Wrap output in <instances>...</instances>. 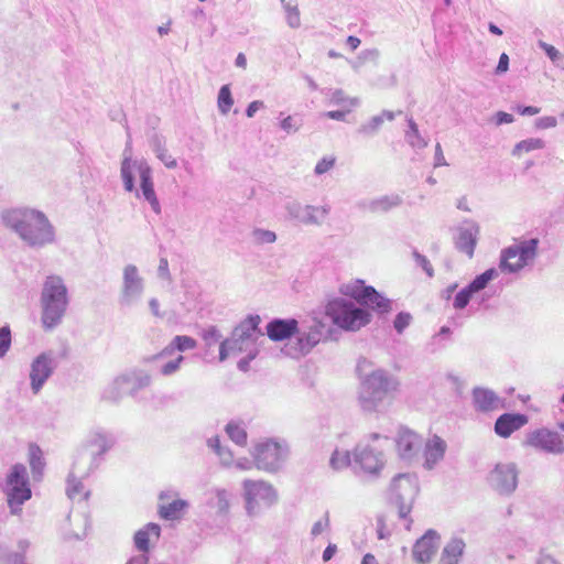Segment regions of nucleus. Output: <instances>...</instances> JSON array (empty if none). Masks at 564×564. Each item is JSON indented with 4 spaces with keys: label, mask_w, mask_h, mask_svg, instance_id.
Here are the masks:
<instances>
[{
    "label": "nucleus",
    "mask_w": 564,
    "mask_h": 564,
    "mask_svg": "<svg viewBox=\"0 0 564 564\" xmlns=\"http://www.w3.org/2000/svg\"><path fill=\"white\" fill-rule=\"evenodd\" d=\"M544 142L541 139H528L519 142L513 150L514 155H521L533 150L542 149Z\"/></svg>",
    "instance_id": "obj_32"
},
{
    "label": "nucleus",
    "mask_w": 564,
    "mask_h": 564,
    "mask_svg": "<svg viewBox=\"0 0 564 564\" xmlns=\"http://www.w3.org/2000/svg\"><path fill=\"white\" fill-rule=\"evenodd\" d=\"M465 544L462 540L454 539L447 543L442 553L440 564H458L464 553Z\"/></svg>",
    "instance_id": "obj_24"
},
{
    "label": "nucleus",
    "mask_w": 564,
    "mask_h": 564,
    "mask_svg": "<svg viewBox=\"0 0 564 564\" xmlns=\"http://www.w3.org/2000/svg\"><path fill=\"white\" fill-rule=\"evenodd\" d=\"M361 564H378L375 555L368 553L362 557Z\"/></svg>",
    "instance_id": "obj_61"
},
{
    "label": "nucleus",
    "mask_w": 564,
    "mask_h": 564,
    "mask_svg": "<svg viewBox=\"0 0 564 564\" xmlns=\"http://www.w3.org/2000/svg\"><path fill=\"white\" fill-rule=\"evenodd\" d=\"M474 293L475 292L469 286L459 291L455 296L454 307L458 310L464 308L469 303V300Z\"/></svg>",
    "instance_id": "obj_38"
},
{
    "label": "nucleus",
    "mask_w": 564,
    "mask_h": 564,
    "mask_svg": "<svg viewBox=\"0 0 564 564\" xmlns=\"http://www.w3.org/2000/svg\"><path fill=\"white\" fill-rule=\"evenodd\" d=\"M513 122V116L508 113V112H503V111H499L497 113V123L498 124H502V123H511Z\"/></svg>",
    "instance_id": "obj_52"
},
{
    "label": "nucleus",
    "mask_w": 564,
    "mask_h": 564,
    "mask_svg": "<svg viewBox=\"0 0 564 564\" xmlns=\"http://www.w3.org/2000/svg\"><path fill=\"white\" fill-rule=\"evenodd\" d=\"M234 105V99L228 85H224L218 94V108L221 113L226 115L229 112Z\"/></svg>",
    "instance_id": "obj_31"
},
{
    "label": "nucleus",
    "mask_w": 564,
    "mask_h": 564,
    "mask_svg": "<svg viewBox=\"0 0 564 564\" xmlns=\"http://www.w3.org/2000/svg\"><path fill=\"white\" fill-rule=\"evenodd\" d=\"M236 65L240 68H246L247 66V58L245 56V54L242 53H239L237 58H236Z\"/></svg>",
    "instance_id": "obj_60"
},
{
    "label": "nucleus",
    "mask_w": 564,
    "mask_h": 564,
    "mask_svg": "<svg viewBox=\"0 0 564 564\" xmlns=\"http://www.w3.org/2000/svg\"><path fill=\"white\" fill-rule=\"evenodd\" d=\"M540 110L541 109L539 107H533V106H527V107L519 106L517 108L518 113L521 116H534V115H538L540 112Z\"/></svg>",
    "instance_id": "obj_48"
},
{
    "label": "nucleus",
    "mask_w": 564,
    "mask_h": 564,
    "mask_svg": "<svg viewBox=\"0 0 564 564\" xmlns=\"http://www.w3.org/2000/svg\"><path fill=\"white\" fill-rule=\"evenodd\" d=\"M529 422L525 414L521 413H503L495 423V432L500 437L507 438L513 432L520 430Z\"/></svg>",
    "instance_id": "obj_16"
},
{
    "label": "nucleus",
    "mask_w": 564,
    "mask_h": 564,
    "mask_svg": "<svg viewBox=\"0 0 564 564\" xmlns=\"http://www.w3.org/2000/svg\"><path fill=\"white\" fill-rule=\"evenodd\" d=\"M489 31L496 35L502 34V31L497 25H495L492 23L489 24Z\"/></svg>",
    "instance_id": "obj_63"
},
{
    "label": "nucleus",
    "mask_w": 564,
    "mask_h": 564,
    "mask_svg": "<svg viewBox=\"0 0 564 564\" xmlns=\"http://www.w3.org/2000/svg\"><path fill=\"white\" fill-rule=\"evenodd\" d=\"M260 317L248 316L241 324L235 328L232 337L221 343L219 349V359L223 361L230 355L246 350L245 347L253 334L257 332Z\"/></svg>",
    "instance_id": "obj_7"
},
{
    "label": "nucleus",
    "mask_w": 564,
    "mask_h": 564,
    "mask_svg": "<svg viewBox=\"0 0 564 564\" xmlns=\"http://www.w3.org/2000/svg\"><path fill=\"white\" fill-rule=\"evenodd\" d=\"M370 286L365 285L362 280H354L348 283H345L340 286L339 291L343 295L351 297L356 300L358 303H361L366 300L367 292Z\"/></svg>",
    "instance_id": "obj_25"
},
{
    "label": "nucleus",
    "mask_w": 564,
    "mask_h": 564,
    "mask_svg": "<svg viewBox=\"0 0 564 564\" xmlns=\"http://www.w3.org/2000/svg\"><path fill=\"white\" fill-rule=\"evenodd\" d=\"M335 552H336V546L328 545L323 552V560L325 562L329 561L334 556Z\"/></svg>",
    "instance_id": "obj_55"
},
{
    "label": "nucleus",
    "mask_w": 564,
    "mask_h": 564,
    "mask_svg": "<svg viewBox=\"0 0 564 564\" xmlns=\"http://www.w3.org/2000/svg\"><path fill=\"white\" fill-rule=\"evenodd\" d=\"M495 270L490 269L478 275L468 286L476 293L486 288L488 282L494 278Z\"/></svg>",
    "instance_id": "obj_36"
},
{
    "label": "nucleus",
    "mask_w": 564,
    "mask_h": 564,
    "mask_svg": "<svg viewBox=\"0 0 564 564\" xmlns=\"http://www.w3.org/2000/svg\"><path fill=\"white\" fill-rule=\"evenodd\" d=\"M509 68V56L506 53H502L499 58V63L496 72L498 74L506 73Z\"/></svg>",
    "instance_id": "obj_47"
},
{
    "label": "nucleus",
    "mask_w": 564,
    "mask_h": 564,
    "mask_svg": "<svg viewBox=\"0 0 564 564\" xmlns=\"http://www.w3.org/2000/svg\"><path fill=\"white\" fill-rule=\"evenodd\" d=\"M8 227L32 246H43L54 240L53 227L46 216L34 209H13L4 215Z\"/></svg>",
    "instance_id": "obj_1"
},
{
    "label": "nucleus",
    "mask_w": 564,
    "mask_h": 564,
    "mask_svg": "<svg viewBox=\"0 0 564 564\" xmlns=\"http://www.w3.org/2000/svg\"><path fill=\"white\" fill-rule=\"evenodd\" d=\"M52 373L51 359L46 355L39 356L32 364L30 378L34 393H37L43 383Z\"/></svg>",
    "instance_id": "obj_20"
},
{
    "label": "nucleus",
    "mask_w": 564,
    "mask_h": 564,
    "mask_svg": "<svg viewBox=\"0 0 564 564\" xmlns=\"http://www.w3.org/2000/svg\"><path fill=\"white\" fill-rule=\"evenodd\" d=\"M252 455L259 469L272 471L279 467L284 452L279 443L268 440L258 443Z\"/></svg>",
    "instance_id": "obj_9"
},
{
    "label": "nucleus",
    "mask_w": 564,
    "mask_h": 564,
    "mask_svg": "<svg viewBox=\"0 0 564 564\" xmlns=\"http://www.w3.org/2000/svg\"><path fill=\"white\" fill-rule=\"evenodd\" d=\"M329 525L328 517H324L316 521L312 528V534L313 535H319L322 534Z\"/></svg>",
    "instance_id": "obj_44"
},
{
    "label": "nucleus",
    "mask_w": 564,
    "mask_h": 564,
    "mask_svg": "<svg viewBox=\"0 0 564 564\" xmlns=\"http://www.w3.org/2000/svg\"><path fill=\"white\" fill-rule=\"evenodd\" d=\"M245 495L249 511L270 506L275 500V492L272 486L264 481H246Z\"/></svg>",
    "instance_id": "obj_11"
},
{
    "label": "nucleus",
    "mask_w": 564,
    "mask_h": 564,
    "mask_svg": "<svg viewBox=\"0 0 564 564\" xmlns=\"http://www.w3.org/2000/svg\"><path fill=\"white\" fill-rule=\"evenodd\" d=\"M128 175H133L131 161L129 159H124L121 164V176L126 177Z\"/></svg>",
    "instance_id": "obj_53"
},
{
    "label": "nucleus",
    "mask_w": 564,
    "mask_h": 564,
    "mask_svg": "<svg viewBox=\"0 0 564 564\" xmlns=\"http://www.w3.org/2000/svg\"><path fill=\"white\" fill-rule=\"evenodd\" d=\"M391 496L399 506L400 517L405 518L412 510L419 494V481L414 475L401 474L393 478L390 487Z\"/></svg>",
    "instance_id": "obj_6"
},
{
    "label": "nucleus",
    "mask_w": 564,
    "mask_h": 564,
    "mask_svg": "<svg viewBox=\"0 0 564 564\" xmlns=\"http://www.w3.org/2000/svg\"><path fill=\"white\" fill-rule=\"evenodd\" d=\"M197 343L189 336H176L172 343L165 347L155 358L163 357L172 354L175 349L180 351L194 349Z\"/></svg>",
    "instance_id": "obj_27"
},
{
    "label": "nucleus",
    "mask_w": 564,
    "mask_h": 564,
    "mask_svg": "<svg viewBox=\"0 0 564 564\" xmlns=\"http://www.w3.org/2000/svg\"><path fill=\"white\" fill-rule=\"evenodd\" d=\"M229 437L237 444L243 445L247 442V433L243 427L236 423H229L226 427Z\"/></svg>",
    "instance_id": "obj_35"
},
{
    "label": "nucleus",
    "mask_w": 564,
    "mask_h": 564,
    "mask_svg": "<svg viewBox=\"0 0 564 564\" xmlns=\"http://www.w3.org/2000/svg\"><path fill=\"white\" fill-rule=\"evenodd\" d=\"M161 160L165 163V165L167 167H175L176 166V161L174 159H171L170 156L169 158L161 156Z\"/></svg>",
    "instance_id": "obj_62"
},
{
    "label": "nucleus",
    "mask_w": 564,
    "mask_h": 564,
    "mask_svg": "<svg viewBox=\"0 0 564 564\" xmlns=\"http://www.w3.org/2000/svg\"><path fill=\"white\" fill-rule=\"evenodd\" d=\"M161 529L156 523H149L144 529L139 530L134 535V543L138 550L148 552L150 547V540H158L160 538Z\"/></svg>",
    "instance_id": "obj_23"
},
{
    "label": "nucleus",
    "mask_w": 564,
    "mask_h": 564,
    "mask_svg": "<svg viewBox=\"0 0 564 564\" xmlns=\"http://www.w3.org/2000/svg\"><path fill=\"white\" fill-rule=\"evenodd\" d=\"M281 128L290 133L293 131H296L299 129V126L296 124L294 118L292 116H288L281 121Z\"/></svg>",
    "instance_id": "obj_45"
},
{
    "label": "nucleus",
    "mask_w": 564,
    "mask_h": 564,
    "mask_svg": "<svg viewBox=\"0 0 564 564\" xmlns=\"http://www.w3.org/2000/svg\"><path fill=\"white\" fill-rule=\"evenodd\" d=\"M299 330V323L294 318L273 319L267 325V334L273 341H282L291 338Z\"/></svg>",
    "instance_id": "obj_17"
},
{
    "label": "nucleus",
    "mask_w": 564,
    "mask_h": 564,
    "mask_svg": "<svg viewBox=\"0 0 564 564\" xmlns=\"http://www.w3.org/2000/svg\"><path fill=\"white\" fill-rule=\"evenodd\" d=\"M420 261H421V264L422 267L424 268V270L427 272L429 275H432L433 274V269H432V265L431 263L429 262V260H426L424 257H419Z\"/></svg>",
    "instance_id": "obj_59"
},
{
    "label": "nucleus",
    "mask_w": 564,
    "mask_h": 564,
    "mask_svg": "<svg viewBox=\"0 0 564 564\" xmlns=\"http://www.w3.org/2000/svg\"><path fill=\"white\" fill-rule=\"evenodd\" d=\"M29 463L34 476L41 477L44 468L43 453L35 444H31L29 447Z\"/></svg>",
    "instance_id": "obj_29"
},
{
    "label": "nucleus",
    "mask_w": 564,
    "mask_h": 564,
    "mask_svg": "<svg viewBox=\"0 0 564 564\" xmlns=\"http://www.w3.org/2000/svg\"><path fill=\"white\" fill-rule=\"evenodd\" d=\"M539 240L530 239L510 246L501 251L499 268L507 272H518L532 262L536 256Z\"/></svg>",
    "instance_id": "obj_4"
},
{
    "label": "nucleus",
    "mask_w": 564,
    "mask_h": 564,
    "mask_svg": "<svg viewBox=\"0 0 564 564\" xmlns=\"http://www.w3.org/2000/svg\"><path fill=\"white\" fill-rule=\"evenodd\" d=\"M336 159L334 156H325L315 165V173L322 175L329 170H332L335 165Z\"/></svg>",
    "instance_id": "obj_40"
},
{
    "label": "nucleus",
    "mask_w": 564,
    "mask_h": 564,
    "mask_svg": "<svg viewBox=\"0 0 564 564\" xmlns=\"http://www.w3.org/2000/svg\"><path fill=\"white\" fill-rule=\"evenodd\" d=\"M187 508V502L180 498H174L170 494L160 495L159 514L165 520H177Z\"/></svg>",
    "instance_id": "obj_18"
},
{
    "label": "nucleus",
    "mask_w": 564,
    "mask_h": 564,
    "mask_svg": "<svg viewBox=\"0 0 564 564\" xmlns=\"http://www.w3.org/2000/svg\"><path fill=\"white\" fill-rule=\"evenodd\" d=\"M7 500L12 512L20 510V507L31 498L32 492L26 477V468L22 464L12 466L7 476Z\"/></svg>",
    "instance_id": "obj_5"
},
{
    "label": "nucleus",
    "mask_w": 564,
    "mask_h": 564,
    "mask_svg": "<svg viewBox=\"0 0 564 564\" xmlns=\"http://www.w3.org/2000/svg\"><path fill=\"white\" fill-rule=\"evenodd\" d=\"M183 361V356L178 355L174 360L167 362L162 367V373L165 376H169L173 372H175L178 368L181 362Z\"/></svg>",
    "instance_id": "obj_43"
},
{
    "label": "nucleus",
    "mask_w": 564,
    "mask_h": 564,
    "mask_svg": "<svg viewBox=\"0 0 564 564\" xmlns=\"http://www.w3.org/2000/svg\"><path fill=\"white\" fill-rule=\"evenodd\" d=\"M525 444L535 449L558 454L564 451L562 437L547 429H538L527 435Z\"/></svg>",
    "instance_id": "obj_12"
},
{
    "label": "nucleus",
    "mask_w": 564,
    "mask_h": 564,
    "mask_svg": "<svg viewBox=\"0 0 564 564\" xmlns=\"http://www.w3.org/2000/svg\"><path fill=\"white\" fill-rule=\"evenodd\" d=\"M445 451V442L441 437L434 435L425 445L424 456L427 467L432 468L437 462H440L444 457Z\"/></svg>",
    "instance_id": "obj_21"
},
{
    "label": "nucleus",
    "mask_w": 564,
    "mask_h": 564,
    "mask_svg": "<svg viewBox=\"0 0 564 564\" xmlns=\"http://www.w3.org/2000/svg\"><path fill=\"white\" fill-rule=\"evenodd\" d=\"M557 124V120L555 117H544L539 121V126L541 128H553Z\"/></svg>",
    "instance_id": "obj_50"
},
{
    "label": "nucleus",
    "mask_w": 564,
    "mask_h": 564,
    "mask_svg": "<svg viewBox=\"0 0 564 564\" xmlns=\"http://www.w3.org/2000/svg\"><path fill=\"white\" fill-rule=\"evenodd\" d=\"M393 118L394 116L392 112H382L380 116H376L365 123L361 131L366 134H372L379 130L380 126L384 121H392Z\"/></svg>",
    "instance_id": "obj_30"
},
{
    "label": "nucleus",
    "mask_w": 564,
    "mask_h": 564,
    "mask_svg": "<svg viewBox=\"0 0 564 564\" xmlns=\"http://www.w3.org/2000/svg\"><path fill=\"white\" fill-rule=\"evenodd\" d=\"M326 315L337 327L356 332L370 322V314L364 308L356 307L352 303L343 299L329 301L325 307Z\"/></svg>",
    "instance_id": "obj_3"
},
{
    "label": "nucleus",
    "mask_w": 564,
    "mask_h": 564,
    "mask_svg": "<svg viewBox=\"0 0 564 564\" xmlns=\"http://www.w3.org/2000/svg\"><path fill=\"white\" fill-rule=\"evenodd\" d=\"M397 387L398 383L391 381L383 371L372 372L362 386L364 406L369 410L376 408L378 402L382 401Z\"/></svg>",
    "instance_id": "obj_8"
},
{
    "label": "nucleus",
    "mask_w": 564,
    "mask_h": 564,
    "mask_svg": "<svg viewBox=\"0 0 564 564\" xmlns=\"http://www.w3.org/2000/svg\"><path fill=\"white\" fill-rule=\"evenodd\" d=\"M541 47L544 50L545 54L550 57L551 61L556 62L560 57V52L551 44L541 43Z\"/></svg>",
    "instance_id": "obj_46"
},
{
    "label": "nucleus",
    "mask_w": 564,
    "mask_h": 564,
    "mask_svg": "<svg viewBox=\"0 0 564 564\" xmlns=\"http://www.w3.org/2000/svg\"><path fill=\"white\" fill-rule=\"evenodd\" d=\"M356 464L366 473L377 474L384 465L381 451L370 444H360L354 449Z\"/></svg>",
    "instance_id": "obj_13"
},
{
    "label": "nucleus",
    "mask_w": 564,
    "mask_h": 564,
    "mask_svg": "<svg viewBox=\"0 0 564 564\" xmlns=\"http://www.w3.org/2000/svg\"><path fill=\"white\" fill-rule=\"evenodd\" d=\"M259 239L264 242H273L275 240V234L269 230H261L257 232Z\"/></svg>",
    "instance_id": "obj_51"
},
{
    "label": "nucleus",
    "mask_w": 564,
    "mask_h": 564,
    "mask_svg": "<svg viewBox=\"0 0 564 564\" xmlns=\"http://www.w3.org/2000/svg\"><path fill=\"white\" fill-rule=\"evenodd\" d=\"M438 539L434 531H429L419 539L413 547L414 560L420 564L429 563L438 549Z\"/></svg>",
    "instance_id": "obj_15"
},
{
    "label": "nucleus",
    "mask_w": 564,
    "mask_h": 564,
    "mask_svg": "<svg viewBox=\"0 0 564 564\" xmlns=\"http://www.w3.org/2000/svg\"><path fill=\"white\" fill-rule=\"evenodd\" d=\"M286 21L291 28H299L301 24L300 11L296 7L286 8Z\"/></svg>",
    "instance_id": "obj_42"
},
{
    "label": "nucleus",
    "mask_w": 564,
    "mask_h": 564,
    "mask_svg": "<svg viewBox=\"0 0 564 564\" xmlns=\"http://www.w3.org/2000/svg\"><path fill=\"white\" fill-rule=\"evenodd\" d=\"M88 446L91 451V454L101 455L110 447V443L104 435L96 434L89 441Z\"/></svg>",
    "instance_id": "obj_34"
},
{
    "label": "nucleus",
    "mask_w": 564,
    "mask_h": 564,
    "mask_svg": "<svg viewBox=\"0 0 564 564\" xmlns=\"http://www.w3.org/2000/svg\"><path fill=\"white\" fill-rule=\"evenodd\" d=\"M123 180V183H124V188L128 191V192H131L133 189V175H128L126 177H122Z\"/></svg>",
    "instance_id": "obj_58"
},
{
    "label": "nucleus",
    "mask_w": 564,
    "mask_h": 564,
    "mask_svg": "<svg viewBox=\"0 0 564 564\" xmlns=\"http://www.w3.org/2000/svg\"><path fill=\"white\" fill-rule=\"evenodd\" d=\"M11 346V330L9 326L0 328V358H2Z\"/></svg>",
    "instance_id": "obj_39"
},
{
    "label": "nucleus",
    "mask_w": 564,
    "mask_h": 564,
    "mask_svg": "<svg viewBox=\"0 0 564 564\" xmlns=\"http://www.w3.org/2000/svg\"><path fill=\"white\" fill-rule=\"evenodd\" d=\"M518 468L514 463H498L489 474L490 485L501 494L512 492L518 485Z\"/></svg>",
    "instance_id": "obj_10"
},
{
    "label": "nucleus",
    "mask_w": 564,
    "mask_h": 564,
    "mask_svg": "<svg viewBox=\"0 0 564 564\" xmlns=\"http://www.w3.org/2000/svg\"><path fill=\"white\" fill-rule=\"evenodd\" d=\"M473 403L479 412H491L503 406L500 398L487 388H475L473 390Z\"/></svg>",
    "instance_id": "obj_19"
},
{
    "label": "nucleus",
    "mask_w": 564,
    "mask_h": 564,
    "mask_svg": "<svg viewBox=\"0 0 564 564\" xmlns=\"http://www.w3.org/2000/svg\"><path fill=\"white\" fill-rule=\"evenodd\" d=\"M140 178H141V189H142V194H143L144 198L150 203L152 209L155 213H160V203H159L155 192H154L150 167L145 166V167L141 169Z\"/></svg>",
    "instance_id": "obj_22"
},
{
    "label": "nucleus",
    "mask_w": 564,
    "mask_h": 564,
    "mask_svg": "<svg viewBox=\"0 0 564 564\" xmlns=\"http://www.w3.org/2000/svg\"><path fill=\"white\" fill-rule=\"evenodd\" d=\"M409 124H410V129H411V131H412L414 134H417V131H419V130H417V126H416V123H415L413 120H410V121H409Z\"/></svg>",
    "instance_id": "obj_64"
},
{
    "label": "nucleus",
    "mask_w": 564,
    "mask_h": 564,
    "mask_svg": "<svg viewBox=\"0 0 564 564\" xmlns=\"http://www.w3.org/2000/svg\"><path fill=\"white\" fill-rule=\"evenodd\" d=\"M351 457L347 451H335L330 458V465L334 469L340 470L350 465Z\"/></svg>",
    "instance_id": "obj_33"
},
{
    "label": "nucleus",
    "mask_w": 564,
    "mask_h": 564,
    "mask_svg": "<svg viewBox=\"0 0 564 564\" xmlns=\"http://www.w3.org/2000/svg\"><path fill=\"white\" fill-rule=\"evenodd\" d=\"M319 341L318 333H310L299 338L300 351L302 354L308 352Z\"/></svg>",
    "instance_id": "obj_37"
},
{
    "label": "nucleus",
    "mask_w": 564,
    "mask_h": 564,
    "mask_svg": "<svg viewBox=\"0 0 564 564\" xmlns=\"http://www.w3.org/2000/svg\"><path fill=\"white\" fill-rule=\"evenodd\" d=\"M456 247L459 251L466 253L468 258L474 256L476 247V237L469 229H460L456 238Z\"/></svg>",
    "instance_id": "obj_26"
},
{
    "label": "nucleus",
    "mask_w": 564,
    "mask_h": 564,
    "mask_svg": "<svg viewBox=\"0 0 564 564\" xmlns=\"http://www.w3.org/2000/svg\"><path fill=\"white\" fill-rule=\"evenodd\" d=\"M68 304L67 289L58 276H48L41 294L42 323L45 329L57 326Z\"/></svg>",
    "instance_id": "obj_2"
},
{
    "label": "nucleus",
    "mask_w": 564,
    "mask_h": 564,
    "mask_svg": "<svg viewBox=\"0 0 564 564\" xmlns=\"http://www.w3.org/2000/svg\"><path fill=\"white\" fill-rule=\"evenodd\" d=\"M538 564H558V562L550 555H541Z\"/></svg>",
    "instance_id": "obj_56"
},
{
    "label": "nucleus",
    "mask_w": 564,
    "mask_h": 564,
    "mask_svg": "<svg viewBox=\"0 0 564 564\" xmlns=\"http://www.w3.org/2000/svg\"><path fill=\"white\" fill-rule=\"evenodd\" d=\"M367 292L366 300L360 304L368 305L372 310L388 312L390 310V301L379 294L375 288L370 286Z\"/></svg>",
    "instance_id": "obj_28"
},
{
    "label": "nucleus",
    "mask_w": 564,
    "mask_h": 564,
    "mask_svg": "<svg viewBox=\"0 0 564 564\" xmlns=\"http://www.w3.org/2000/svg\"><path fill=\"white\" fill-rule=\"evenodd\" d=\"M326 117H328L329 119H334V120H344L346 117V112L340 111V110H333V111H328L326 113Z\"/></svg>",
    "instance_id": "obj_54"
},
{
    "label": "nucleus",
    "mask_w": 564,
    "mask_h": 564,
    "mask_svg": "<svg viewBox=\"0 0 564 564\" xmlns=\"http://www.w3.org/2000/svg\"><path fill=\"white\" fill-rule=\"evenodd\" d=\"M263 107V102L262 101H259V100H256V101H252L251 104H249L248 108H247V116L249 118L253 117L254 113Z\"/></svg>",
    "instance_id": "obj_49"
},
{
    "label": "nucleus",
    "mask_w": 564,
    "mask_h": 564,
    "mask_svg": "<svg viewBox=\"0 0 564 564\" xmlns=\"http://www.w3.org/2000/svg\"><path fill=\"white\" fill-rule=\"evenodd\" d=\"M412 316L409 313H399L394 319V328L402 333L411 323Z\"/></svg>",
    "instance_id": "obj_41"
},
{
    "label": "nucleus",
    "mask_w": 564,
    "mask_h": 564,
    "mask_svg": "<svg viewBox=\"0 0 564 564\" xmlns=\"http://www.w3.org/2000/svg\"><path fill=\"white\" fill-rule=\"evenodd\" d=\"M394 442L398 454L404 458L415 456L423 445L422 437L406 427H402L398 431Z\"/></svg>",
    "instance_id": "obj_14"
},
{
    "label": "nucleus",
    "mask_w": 564,
    "mask_h": 564,
    "mask_svg": "<svg viewBox=\"0 0 564 564\" xmlns=\"http://www.w3.org/2000/svg\"><path fill=\"white\" fill-rule=\"evenodd\" d=\"M347 44L350 46L352 51H355L360 45V40L356 36L350 35L347 37Z\"/></svg>",
    "instance_id": "obj_57"
}]
</instances>
